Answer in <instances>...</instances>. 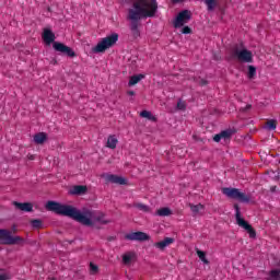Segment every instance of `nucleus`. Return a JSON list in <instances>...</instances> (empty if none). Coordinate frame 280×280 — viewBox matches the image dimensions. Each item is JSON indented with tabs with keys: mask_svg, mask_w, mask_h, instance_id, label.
<instances>
[{
	"mask_svg": "<svg viewBox=\"0 0 280 280\" xmlns=\"http://www.w3.org/2000/svg\"><path fill=\"white\" fill-rule=\"evenodd\" d=\"M170 244H174V238L172 237H165L163 241L158 242L154 244L155 248H159L160 250H165Z\"/></svg>",
	"mask_w": 280,
	"mask_h": 280,
	"instance_id": "ddd939ff",
	"label": "nucleus"
},
{
	"mask_svg": "<svg viewBox=\"0 0 280 280\" xmlns=\"http://www.w3.org/2000/svg\"><path fill=\"white\" fill-rule=\"evenodd\" d=\"M208 12H213L218 8V0H205Z\"/></svg>",
	"mask_w": 280,
	"mask_h": 280,
	"instance_id": "6ab92c4d",
	"label": "nucleus"
},
{
	"mask_svg": "<svg viewBox=\"0 0 280 280\" xmlns=\"http://www.w3.org/2000/svg\"><path fill=\"white\" fill-rule=\"evenodd\" d=\"M267 130H277V120L270 119L266 122Z\"/></svg>",
	"mask_w": 280,
	"mask_h": 280,
	"instance_id": "b1692460",
	"label": "nucleus"
},
{
	"mask_svg": "<svg viewBox=\"0 0 280 280\" xmlns=\"http://www.w3.org/2000/svg\"><path fill=\"white\" fill-rule=\"evenodd\" d=\"M213 141L215 143H220V141H222V136L221 133H217L214 137H213Z\"/></svg>",
	"mask_w": 280,
	"mask_h": 280,
	"instance_id": "473e14b6",
	"label": "nucleus"
},
{
	"mask_svg": "<svg viewBox=\"0 0 280 280\" xmlns=\"http://www.w3.org/2000/svg\"><path fill=\"white\" fill-rule=\"evenodd\" d=\"M128 95H135V92L133 91H129Z\"/></svg>",
	"mask_w": 280,
	"mask_h": 280,
	"instance_id": "58836bf2",
	"label": "nucleus"
},
{
	"mask_svg": "<svg viewBox=\"0 0 280 280\" xmlns=\"http://www.w3.org/2000/svg\"><path fill=\"white\" fill-rule=\"evenodd\" d=\"M100 272V267L93 262H90V273L97 275Z\"/></svg>",
	"mask_w": 280,
	"mask_h": 280,
	"instance_id": "c85d7f7f",
	"label": "nucleus"
},
{
	"mask_svg": "<svg viewBox=\"0 0 280 280\" xmlns=\"http://www.w3.org/2000/svg\"><path fill=\"white\" fill-rule=\"evenodd\" d=\"M31 224L33 229H40V226H43V221L34 219L31 221Z\"/></svg>",
	"mask_w": 280,
	"mask_h": 280,
	"instance_id": "c756f323",
	"label": "nucleus"
},
{
	"mask_svg": "<svg viewBox=\"0 0 280 280\" xmlns=\"http://www.w3.org/2000/svg\"><path fill=\"white\" fill-rule=\"evenodd\" d=\"M182 34H191V27L189 26H184L182 28Z\"/></svg>",
	"mask_w": 280,
	"mask_h": 280,
	"instance_id": "2f4dec72",
	"label": "nucleus"
},
{
	"mask_svg": "<svg viewBox=\"0 0 280 280\" xmlns=\"http://www.w3.org/2000/svg\"><path fill=\"white\" fill-rule=\"evenodd\" d=\"M246 110H250V108H252V105H246Z\"/></svg>",
	"mask_w": 280,
	"mask_h": 280,
	"instance_id": "4c0bfd02",
	"label": "nucleus"
},
{
	"mask_svg": "<svg viewBox=\"0 0 280 280\" xmlns=\"http://www.w3.org/2000/svg\"><path fill=\"white\" fill-rule=\"evenodd\" d=\"M117 40H119V34L113 33L112 35H108L101 42H98L97 45L92 49V51L94 54H104L106 49H110V47H114V45L117 44Z\"/></svg>",
	"mask_w": 280,
	"mask_h": 280,
	"instance_id": "7ed1b4c3",
	"label": "nucleus"
},
{
	"mask_svg": "<svg viewBox=\"0 0 280 280\" xmlns=\"http://www.w3.org/2000/svg\"><path fill=\"white\" fill-rule=\"evenodd\" d=\"M222 194L232 200H240V202H250V197L240 191L237 188H222Z\"/></svg>",
	"mask_w": 280,
	"mask_h": 280,
	"instance_id": "20e7f679",
	"label": "nucleus"
},
{
	"mask_svg": "<svg viewBox=\"0 0 280 280\" xmlns=\"http://www.w3.org/2000/svg\"><path fill=\"white\" fill-rule=\"evenodd\" d=\"M127 3H132V7L128 10L129 21H131L130 30L133 38H139L141 33L139 32V21L141 19H152L159 11V2L156 0H125Z\"/></svg>",
	"mask_w": 280,
	"mask_h": 280,
	"instance_id": "f03ea898",
	"label": "nucleus"
},
{
	"mask_svg": "<svg viewBox=\"0 0 280 280\" xmlns=\"http://www.w3.org/2000/svg\"><path fill=\"white\" fill-rule=\"evenodd\" d=\"M23 242V237L21 236H12V232L5 229L0 230V243L5 246H14V244H21Z\"/></svg>",
	"mask_w": 280,
	"mask_h": 280,
	"instance_id": "423d86ee",
	"label": "nucleus"
},
{
	"mask_svg": "<svg viewBox=\"0 0 280 280\" xmlns=\"http://www.w3.org/2000/svg\"><path fill=\"white\" fill-rule=\"evenodd\" d=\"M202 209H205V206H202L201 203L190 205V211H192V213H199L200 211H202Z\"/></svg>",
	"mask_w": 280,
	"mask_h": 280,
	"instance_id": "393cba45",
	"label": "nucleus"
},
{
	"mask_svg": "<svg viewBox=\"0 0 280 280\" xmlns=\"http://www.w3.org/2000/svg\"><path fill=\"white\" fill-rule=\"evenodd\" d=\"M256 75H257V68H255V66H248L247 78H249V80H253V78H255Z\"/></svg>",
	"mask_w": 280,
	"mask_h": 280,
	"instance_id": "5701e85b",
	"label": "nucleus"
},
{
	"mask_svg": "<svg viewBox=\"0 0 280 280\" xmlns=\"http://www.w3.org/2000/svg\"><path fill=\"white\" fill-rule=\"evenodd\" d=\"M220 135H221V139H231V135H232V132H231V130H223V131H221L220 132Z\"/></svg>",
	"mask_w": 280,
	"mask_h": 280,
	"instance_id": "7c9ffc66",
	"label": "nucleus"
},
{
	"mask_svg": "<svg viewBox=\"0 0 280 280\" xmlns=\"http://www.w3.org/2000/svg\"><path fill=\"white\" fill-rule=\"evenodd\" d=\"M133 207L135 209L142 211V213H150V207L148 205H144L142 202H136L133 203Z\"/></svg>",
	"mask_w": 280,
	"mask_h": 280,
	"instance_id": "aec40b11",
	"label": "nucleus"
},
{
	"mask_svg": "<svg viewBox=\"0 0 280 280\" xmlns=\"http://www.w3.org/2000/svg\"><path fill=\"white\" fill-rule=\"evenodd\" d=\"M140 117H143L144 119H149L150 121H156V116L152 115V113L148 110H142L140 113Z\"/></svg>",
	"mask_w": 280,
	"mask_h": 280,
	"instance_id": "4be33fe9",
	"label": "nucleus"
},
{
	"mask_svg": "<svg viewBox=\"0 0 280 280\" xmlns=\"http://www.w3.org/2000/svg\"><path fill=\"white\" fill-rule=\"evenodd\" d=\"M52 47H54L55 51H59V54H65L69 58H75V51H73V49H71V47H69L62 43L54 42Z\"/></svg>",
	"mask_w": 280,
	"mask_h": 280,
	"instance_id": "1a4fd4ad",
	"label": "nucleus"
},
{
	"mask_svg": "<svg viewBox=\"0 0 280 280\" xmlns=\"http://www.w3.org/2000/svg\"><path fill=\"white\" fill-rule=\"evenodd\" d=\"M44 43L51 45L56 40V35L50 30H45L43 34Z\"/></svg>",
	"mask_w": 280,
	"mask_h": 280,
	"instance_id": "4468645a",
	"label": "nucleus"
},
{
	"mask_svg": "<svg viewBox=\"0 0 280 280\" xmlns=\"http://www.w3.org/2000/svg\"><path fill=\"white\" fill-rule=\"evenodd\" d=\"M232 58L238 60V62H253V52L246 48L234 47L232 49Z\"/></svg>",
	"mask_w": 280,
	"mask_h": 280,
	"instance_id": "0eeeda50",
	"label": "nucleus"
},
{
	"mask_svg": "<svg viewBox=\"0 0 280 280\" xmlns=\"http://www.w3.org/2000/svg\"><path fill=\"white\" fill-rule=\"evenodd\" d=\"M269 277L272 280H280V270L279 269H273L269 272Z\"/></svg>",
	"mask_w": 280,
	"mask_h": 280,
	"instance_id": "bb28decb",
	"label": "nucleus"
},
{
	"mask_svg": "<svg viewBox=\"0 0 280 280\" xmlns=\"http://www.w3.org/2000/svg\"><path fill=\"white\" fill-rule=\"evenodd\" d=\"M118 140L115 138V136H109L107 139V148L110 150H115L117 148Z\"/></svg>",
	"mask_w": 280,
	"mask_h": 280,
	"instance_id": "412c9836",
	"label": "nucleus"
},
{
	"mask_svg": "<svg viewBox=\"0 0 280 280\" xmlns=\"http://www.w3.org/2000/svg\"><path fill=\"white\" fill-rule=\"evenodd\" d=\"M13 206L15 209H19V211H24L25 213H31V211H34V205H32V202L13 201Z\"/></svg>",
	"mask_w": 280,
	"mask_h": 280,
	"instance_id": "f8f14e48",
	"label": "nucleus"
},
{
	"mask_svg": "<svg viewBox=\"0 0 280 280\" xmlns=\"http://www.w3.org/2000/svg\"><path fill=\"white\" fill-rule=\"evenodd\" d=\"M47 211H52L57 215H65L71 218L75 222H80L84 226H93V222H100V224H110V220L104 219L105 214L102 212H94L88 210L84 214L80 212L75 207L69 205H62L58 201H48L46 203Z\"/></svg>",
	"mask_w": 280,
	"mask_h": 280,
	"instance_id": "f257e3e1",
	"label": "nucleus"
},
{
	"mask_svg": "<svg viewBox=\"0 0 280 280\" xmlns=\"http://www.w3.org/2000/svg\"><path fill=\"white\" fill-rule=\"evenodd\" d=\"M86 191H88V188H86V186H83V185L74 186L72 189V194H74V196H82Z\"/></svg>",
	"mask_w": 280,
	"mask_h": 280,
	"instance_id": "a211bd4d",
	"label": "nucleus"
},
{
	"mask_svg": "<svg viewBox=\"0 0 280 280\" xmlns=\"http://www.w3.org/2000/svg\"><path fill=\"white\" fill-rule=\"evenodd\" d=\"M10 279V277L8 276V273H2L0 275V280H8Z\"/></svg>",
	"mask_w": 280,
	"mask_h": 280,
	"instance_id": "f704fd0d",
	"label": "nucleus"
},
{
	"mask_svg": "<svg viewBox=\"0 0 280 280\" xmlns=\"http://www.w3.org/2000/svg\"><path fill=\"white\" fill-rule=\"evenodd\" d=\"M185 0H172V3H183Z\"/></svg>",
	"mask_w": 280,
	"mask_h": 280,
	"instance_id": "c9c22d12",
	"label": "nucleus"
},
{
	"mask_svg": "<svg viewBox=\"0 0 280 280\" xmlns=\"http://www.w3.org/2000/svg\"><path fill=\"white\" fill-rule=\"evenodd\" d=\"M145 74H136L130 77L129 79V86H135V84H139L140 80H144Z\"/></svg>",
	"mask_w": 280,
	"mask_h": 280,
	"instance_id": "f3484780",
	"label": "nucleus"
},
{
	"mask_svg": "<svg viewBox=\"0 0 280 280\" xmlns=\"http://www.w3.org/2000/svg\"><path fill=\"white\" fill-rule=\"evenodd\" d=\"M33 140L35 143H37V145H43V143L47 141V133L38 132L34 136Z\"/></svg>",
	"mask_w": 280,
	"mask_h": 280,
	"instance_id": "2eb2a0df",
	"label": "nucleus"
},
{
	"mask_svg": "<svg viewBox=\"0 0 280 280\" xmlns=\"http://www.w3.org/2000/svg\"><path fill=\"white\" fill-rule=\"evenodd\" d=\"M102 177L106 183H113L114 185H128L126 178L115 174H103Z\"/></svg>",
	"mask_w": 280,
	"mask_h": 280,
	"instance_id": "9b49d317",
	"label": "nucleus"
},
{
	"mask_svg": "<svg viewBox=\"0 0 280 280\" xmlns=\"http://www.w3.org/2000/svg\"><path fill=\"white\" fill-rule=\"evenodd\" d=\"M125 240H129L130 242H148L150 235L145 234V232H132L126 234Z\"/></svg>",
	"mask_w": 280,
	"mask_h": 280,
	"instance_id": "9d476101",
	"label": "nucleus"
},
{
	"mask_svg": "<svg viewBox=\"0 0 280 280\" xmlns=\"http://www.w3.org/2000/svg\"><path fill=\"white\" fill-rule=\"evenodd\" d=\"M155 215H159L160 218H168V215H172V209L164 207L156 210Z\"/></svg>",
	"mask_w": 280,
	"mask_h": 280,
	"instance_id": "dca6fc26",
	"label": "nucleus"
},
{
	"mask_svg": "<svg viewBox=\"0 0 280 280\" xmlns=\"http://www.w3.org/2000/svg\"><path fill=\"white\" fill-rule=\"evenodd\" d=\"M197 255L203 264H209V260L207 259V254L205 252L197 249Z\"/></svg>",
	"mask_w": 280,
	"mask_h": 280,
	"instance_id": "a878e982",
	"label": "nucleus"
},
{
	"mask_svg": "<svg viewBox=\"0 0 280 280\" xmlns=\"http://www.w3.org/2000/svg\"><path fill=\"white\" fill-rule=\"evenodd\" d=\"M191 21V11L184 10L179 12L174 21V27H183V25L189 23Z\"/></svg>",
	"mask_w": 280,
	"mask_h": 280,
	"instance_id": "6e6552de",
	"label": "nucleus"
},
{
	"mask_svg": "<svg viewBox=\"0 0 280 280\" xmlns=\"http://www.w3.org/2000/svg\"><path fill=\"white\" fill-rule=\"evenodd\" d=\"M235 209V218H236V224L241 226V229H244L249 234V237H257V232L255 229H253V225H250L246 220L242 219V212H240V206L237 203L234 205Z\"/></svg>",
	"mask_w": 280,
	"mask_h": 280,
	"instance_id": "39448f33",
	"label": "nucleus"
},
{
	"mask_svg": "<svg viewBox=\"0 0 280 280\" xmlns=\"http://www.w3.org/2000/svg\"><path fill=\"white\" fill-rule=\"evenodd\" d=\"M177 108H178L179 110H185V108H186L185 103L179 101V102L177 103Z\"/></svg>",
	"mask_w": 280,
	"mask_h": 280,
	"instance_id": "72a5a7b5",
	"label": "nucleus"
},
{
	"mask_svg": "<svg viewBox=\"0 0 280 280\" xmlns=\"http://www.w3.org/2000/svg\"><path fill=\"white\" fill-rule=\"evenodd\" d=\"M131 261H132V255L131 254L122 255V264H125V266H128V264H130Z\"/></svg>",
	"mask_w": 280,
	"mask_h": 280,
	"instance_id": "cd10ccee",
	"label": "nucleus"
},
{
	"mask_svg": "<svg viewBox=\"0 0 280 280\" xmlns=\"http://www.w3.org/2000/svg\"><path fill=\"white\" fill-rule=\"evenodd\" d=\"M35 156L34 155H28L30 161H34Z\"/></svg>",
	"mask_w": 280,
	"mask_h": 280,
	"instance_id": "e433bc0d",
	"label": "nucleus"
}]
</instances>
